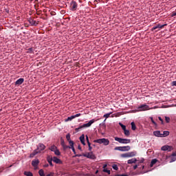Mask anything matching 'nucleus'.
Returning <instances> with one entry per match:
<instances>
[{
	"instance_id": "f03ea898",
	"label": "nucleus",
	"mask_w": 176,
	"mask_h": 176,
	"mask_svg": "<svg viewBox=\"0 0 176 176\" xmlns=\"http://www.w3.org/2000/svg\"><path fill=\"white\" fill-rule=\"evenodd\" d=\"M94 142L96 144H103L104 146L109 145V140L105 138L95 140Z\"/></svg>"
},
{
	"instance_id": "4c0bfd02",
	"label": "nucleus",
	"mask_w": 176,
	"mask_h": 176,
	"mask_svg": "<svg viewBox=\"0 0 176 176\" xmlns=\"http://www.w3.org/2000/svg\"><path fill=\"white\" fill-rule=\"evenodd\" d=\"M83 156V154H76L73 157H80Z\"/></svg>"
},
{
	"instance_id": "ea45409f",
	"label": "nucleus",
	"mask_w": 176,
	"mask_h": 176,
	"mask_svg": "<svg viewBox=\"0 0 176 176\" xmlns=\"http://www.w3.org/2000/svg\"><path fill=\"white\" fill-rule=\"evenodd\" d=\"M165 120L166 123H170V117H165Z\"/></svg>"
},
{
	"instance_id": "a211bd4d",
	"label": "nucleus",
	"mask_w": 176,
	"mask_h": 176,
	"mask_svg": "<svg viewBox=\"0 0 176 176\" xmlns=\"http://www.w3.org/2000/svg\"><path fill=\"white\" fill-rule=\"evenodd\" d=\"M29 23L30 24H31L32 25H38V23H36V21L34 20V19H30L29 20Z\"/></svg>"
},
{
	"instance_id": "f257e3e1",
	"label": "nucleus",
	"mask_w": 176,
	"mask_h": 176,
	"mask_svg": "<svg viewBox=\"0 0 176 176\" xmlns=\"http://www.w3.org/2000/svg\"><path fill=\"white\" fill-rule=\"evenodd\" d=\"M94 122H96V120L92 119L89 120L88 123L84 124L82 125L79 126V127L76 128L75 131L78 132V131H80L82 129H86L87 127H90L93 124V123H94Z\"/></svg>"
},
{
	"instance_id": "a19ab883",
	"label": "nucleus",
	"mask_w": 176,
	"mask_h": 176,
	"mask_svg": "<svg viewBox=\"0 0 176 176\" xmlns=\"http://www.w3.org/2000/svg\"><path fill=\"white\" fill-rule=\"evenodd\" d=\"M32 52H34V49H32V47L29 48V49L28 50V53H32Z\"/></svg>"
},
{
	"instance_id": "4468645a",
	"label": "nucleus",
	"mask_w": 176,
	"mask_h": 176,
	"mask_svg": "<svg viewBox=\"0 0 176 176\" xmlns=\"http://www.w3.org/2000/svg\"><path fill=\"white\" fill-rule=\"evenodd\" d=\"M66 139L68 141L69 145H72V144L71 142H72L73 144L74 143V141L71 140V135H69V133H68L67 135H66Z\"/></svg>"
},
{
	"instance_id": "13d9d810",
	"label": "nucleus",
	"mask_w": 176,
	"mask_h": 176,
	"mask_svg": "<svg viewBox=\"0 0 176 176\" xmlns=\"http://www.w3.org/2000/svg\"><path fill=\"white\" fill-rule=\"evenodd\" d=\"M107 164H104V165L103 166V168L105 169V168L107 167Z\"/></svg>"
},
{
	"instance_id": "6e6552de",
	"label": "nucleus",
	"mask_w": 176,
	"mask_h": 176,
	"mask_svg": "<svg viewBox=\"0 0 176 176\" xmlns=\"http://www.w3.org/2000/svg\"><path fill=\"white\" fill-rule=\"evenodd\" d=\"M149 109H151L149 108V106L147 104H142L140 106L138 107V110L142 111H149Z\"/></svg>"
},
{
	"instance_id": "58836bf2",
	"label": "nucleus",
	"mask_w": 176,
	"mask_h": 176,
	"mask_svg": "<svg viewBox=\"0 0 176 176\" xmlns=\"http://www.w3.org/2000/svg\"><path fill=\"white\" fill-rule=\"evenodd\" d=\"M60 144L62 146L65 144V142H64V139L63 138L60 139Z\"/></svg>"
},
{
	"instance_id": "603ef678",
	"label": "nucleus",
	"mask_w": 176,
	"mask_h": 176,
	"mask_svg": "<svg viewBox=\"0 0 176 176\" xmlns=\"http://www.w3.org/2000/svg\"><path fill=\"white\" fill-rule=\"evenodd\" d=\"M91 149H93V148L91 147V146H89V151H91Z\"/></svg>"
},
{
	"instance_id": "a18cd8bd",
	"label": "nucleus",
	"mask_w": 176,
	"mask_h": 176,
	"mask_svg": "<svg viewBox=\"0 0 176 176\" xmlns=\"http://www.w3.org/2000/svg\"><path fill=\"white\" fill-rule=\"evenodd\" d=\"M172 86H176V80L172 82Z\"/></svg>"
},
{
	"instance_id": "c9c22d12",
	"label": "nucleus",
	"mask_w": 176,
	"mask_h": 176,
	"mask_svg": "<svg viewBox=\"0 0 176 176\" xmlns=\"http://www.w3.org/2000/svg\"><path fill=\"white\" fill-rule=\"evenodd\" d=\"M103 172L104 173H107L109 175L111 174V170H108L107 168L103 169Z\"/></svg>"
},
{
	"instance_id": "2f4dec72",
	"label": "nucleus",
	"mask_w": 176,
	"mask_h": 176,
	"mask_svg": "<svg viewBox=\"0 0 176 176\" xmlns=\"http://www.w3.org/2000/svg\"><path fill=\"white\" fill-rule=\"evenodd\" d=\"M38 174H39V175H41V176H45V173L43 172V169H41V170L38 171Z\"/></svg>"
},
{
	"instance_id": "b1692460",
	"label": "nucleus",
	"mask_w": 176,
	"mask_h": 176,
	"mask_svg": "<svg viewBox=\"0 0 176 176\" xmlns=\"http://www.w3.org/2000/svg\"><path fill=\"white\" fill-rule=\"evenodd\" d=\"M70 149L74 152V155H76V151H75V147H74V144L72 142H70Z\"/></svg>"
},
{
	"instance_id": "aec40b11",
	"label": "nucleus",
	"mask_w": 176,
	"mask_h": 176,
	"mask_svg": "<svg viewBox=\"0 0 176 176\" xmlns=\"http://www.w3.org/2000/svg\"><path fill=\"white\" fill-rule=\"evenodd\" d=\"M137 162V160L135 158H132L131 160H129L127 161L128 164H133V163H135Z\"/></svg>"
},
{
	"instance_id": "6ab92c4d",
	"label": "nucleus",
	"mask_w": 176,
	"mask_h": 176,
	"mask_svg": "<svg viewBox=\"0 0 176 176\" xmlns=\"http://www.w3.org/2000/svg\"><path fill=\"white\" fill-rule=\"evenodd\" d=\"M168 135H170V131H164L163 133H162V138L168 137Z\"/></svg>"
},
{
	"instance_id": "dca6fc26",
	"label": "nucleus",
	"mask_w": 176,
	"mask_h": 176,
	"mask_svg": "<svg viewBox=\"0 0 176 176\" xmlns=\"http://www.w3.org/2000/svg\"><path fill=\"white\" fill-rule=\"evenodd\" d=\"M80 141L81 144H82V145H86V143L85 142V135L84 134H82L80 137Z\"/></svg>"
},
{
	"instance_id": "9b49d317",
	"label": "nucleus",
	"mask_w": 176,
	"mask_h": 176,
	"mask_svg": "<svg viewBox=\"0 0 176 176\" xmlns=\"http://www.w3.org/2000/svg\"><path fill=\"white\" fill-rule=\"evenodd\" d=\"M38 164H39V160H34L32 161V166L36 168L38 167Z\"/></svg>"
},
{
	"instance_id": "6e6d98bb",
	"label": "nucleus",
	"mask_w": 176,
	"mask_h": 176,
	"mask_svg": "<svg viewBox=\"0 0 176 176\" xmlns=\"http://www.w3.org/2000/svg\"><path fill=\"white\" fill-rule=\"evenodd\" d=\"M78 149H79L80 151H82V147H80V146H78Z\"/></svg>"
},
{
	"instance_id": "7c9ffc66",
	"label": "nucleus",
	"mask_w": 176,
	"mask_h": 176,
	"mask_svg": "<svg viewBox=\"0 0 176 176\" xmlns=\"http://www.w3.org/2000/svg\"><path fill=\"white\" fill-rule=\"evenodd\" d=\"M119 125L120 126V127L122 129V130L124 131L126 129V125H124L123 124H122V122H119Z\"/></svg>"
},
{
	"instance_id": "5701e85b",
	"label": "nucleus",
	"mask_w": 176,
	"mask_h": 176,
	"mask_svg": "<svg viewBox=\"0 0 176 176\" xmlns=\"http://www.w3.org/2000/svg\"><path fill=\"white\" fill-rule=\"evenodd\" d=\"M128 155L129 157H134V156L137 155V153L135 151H132L131 153H128Z\"/></svg>"
},
{
	"instance_id": "39448f33",
	"label": "nucleus",
	"mask_w": 176,
	"mask_h": 176,
	"mask_svg": "<svg viewBox=\"0 0 176 176\" xmlns=\"http://www.w3.org/2000/svg\"><path fill=\"white\" fill-rule=\"evenodd\" d=\"M76 9H78V3H76V1H72L70 3V10H72V12H75Z\"/></svg>"
},
{
	"instance_id": "393cba45",
	"label": "nucleus",
	"mask_w": 176,
	"mask_h": 176,
	"mask_svg": "<svg viewBox=\"0 0 176 176\" xmlns=\"http://www.w3.org/2000/svg\"><path fill=\"white\" fill-rule=\"evenodd\" d=\"M73 119H75V116H71L70 117H68L66 120L65 122H71Z\"/></svg>"
},
{
	"instance_id": "412c9836",
	"label": "nucleus",
	"mask_w": 176,
	"mask_h": 176,
	"mask_svg": "<svg viewBox=\"0 0 176 176\" xmlns=\"http://www.w3.org/2000/svg\"><path fill=\"white\" fill-rule=\"evenodd\" d=\"M47 162L49 163V164L53 167V163L52 162H53V157H47Z\"/></svg>"
},
{
	"instance_id": "49530a36",
	"label": "nucleus",
	"mask_w": 176,
	"mask_h": 176,
	"mask_svg": "<svg viewBox=\"0 0 176 176\" xmlns=\"http://www.w3.org/2000/svg\"><path fill=\"white\" fill-rule=\"evenodd\" d=\"M176 158H172L170 163H173V162H175Z\"/></svg>"
},
{
	"instance_id": "2eb2a0df",
	"label": "nucleus",
	"mask_w": 176,
	"mask_h": 176,
	"mask_svg": "<svg viewBox=\"0 0 176 176\" xmlns=\"http://www.w3.org/2000/svg\"><path fill=\"white\" fill-rule=\"evenodd\" d=\"M38 153H39V151H38V150H36V148L35 150H34V151L30 155V157H34V156H36V155H38Z\"/></svg>"
},
{
	"instance_id": "f704fd0d",
	"label": "nucleus",
	"mask_w": 176,
	"mask_h": 176,
	"mask_svg": "<svg viewBox=\"0 0 176 176\" xmlns=\"http://www.w3.org/2000/svg\"><path fill=\"white\" fill-rule=\"evenodd\" d=\"M121 157H129V153H126L121 155Z\"/></svg>"
},
{
	"instance_id": "9d476101",
	"label": "nucleus",
	"mask_w": 176,
	"mask_h": 176,
	"mask_svg": "<svg viewBox=\"0 0 176 176\" xmlns=\"http://www.w3.org/2000/svg\"><path fill=\"white\" fill-rule=\"evenodd\" d=\"M161 149L162 151H168V152H171L173 151V146H168V145H165L163 146Z\"/></svg>"
},
{
	"instance_id": "1a4fd4ad",
	"label": "nucleus",
	"mask_w": 176,
	"mask_h": 176,
	"mask_svg": "<svg viewBox=\"0 0 176 176\" xmlns=\"http://www.w3.org/2000/svg\"><path fill=\"white\" fill-rule=\"evenodd\" d=\"M167 23H165L164 25H161L160 23H158L156 26L153 27L152 30L153 31H155V30H157L159 28L160 30H162L164 28V27H166Z\"/></svg>"
},
{
	"instance_id": "423d86ee",
	"label": "nucleus",
	"mask_w": 176,
	"mask_h": 176,
	"mask_svg": "<svg viewBox=\"0 0 176 176\" xmlns=\"http://www.w3.org/2000/svg\"><path fill=\"white\" fill-rule=\"evenodd\" d=\"M36 149L38 153H41L42 151H45V149H46V146L42 143H39Z\"/></svg>"
},
{
	"instance_id": "bf43d9fd",
	"label": "nucleus",
	"mask_w": 176,
	"mask_h": 176,
	"mask_svg": "<svg viewBox=\"0 0 176 176\" xmlns=\"http://www.w3.org/2000/svg\"><path fill=\"white\" fill-rule=\"evenodd\" d=\"M144 168H145V166H142V170H144Z\"/></svg>"
},
{
	"instance_id": "c85d7f7f",
	"label": "nucleus",
	"mask_w": 176,
	"mask_h": 176,
	"mask_svg": "<svg viewBox=\"0 0 176 176\" xmlns=\"http://www.w3.org/2000/svg\"><path fill=\"white\" fill-rule=\"evenodd\" d=\"M54 152V155H56V156H60V155H61L60 150H58V148Z\"/></svg>"
},
{
	"instance_id": "de8ad7c7",
	"label": "nucleus",
	"mask_w": 176,
	"mask_h": 176,
	"mask_svg": "<svg viewBox=\"0 0 176 176\" xmlns=\"http://www.w3.org/2000/svg\"><path fill=\"white\" fill-rule=\"evenodd\" d=\"M174 16H176V12H173L172 13V17H174Z\"/></svg>"
},
{
	"instance_id": "c756f323",
	"label": "nucleus",
	"mask_w": 176,
	"mask_h": 176,
	"mask_svg": "<svg viewBox=\"0 0 176 176\" xmlns=\"http://www.w3.org/2000/svg\"><path fill=\"white\" fill-rule=\"evenodd\" d=\"M131 125L132 130L135 131V129H137V127L135 126V123L131 122Z\"/></svg>"
},
{
	"instance_id": "4d7b16f0",
	"label": "nucleus",
	"mask_w": 176,
	"mask_h": 176,
	"mask_svg": "<svg viewBox=\"0 0 176 176\" xmlns=\"http://www.w3.org/2000/svg\"><path fill=\"white\" fill-rule=\"evenodd\" d=\"M172 156H176V153H172Z\"/></svg>"
},
{
	"instance_id": "f8f14e48",
	"label": "nucleus",
	"mask_w": 176,
	"mask_h": 176,
	"mask_svg": "<svg viewBox=\"0 0 176 176\" xmlns=\"http://www.w3.org/2000/svg\"><path fill=\"white\" fill-rule=\"evenodd\" d=\"M52 159H53V162L54 163H56V164H63V161H61V160L57 158V157H53Z\"/></svg>"
},
{
	"instance_id": "7ed1b4c3",
	"label": "nucleus",
	"mask_w": 176,
	"mask_h": 176,
	"mask_svg": "<svg viewBox=\"0 0 176 176\" xmlns=\"http://www.w3.org/2000/svg\"><path fill=\"white\" fill-rule=\"evenodd\" d=\"M115 141H117L120 144H130L131 142V140L130 139H123L122 138H114Z\"/></svg>"
},
{
	"instance_id": "c03bdc74",
	"label": "nucleus",
	"mask_w": 176,
	"mask_h": 176,
	"mask_svg": "<svg viewBox=\"0 0 176 176\" xmlns=\"http://www.w3.org/2000/svg\"><path fill=\"white\" fill-rule=\"evenodd\" d=\"M151 122H152V123L153 124H155V126H156V122H155V120H153V118H151Z\"/></svg>"
},
{
	"instance_id": "09e8293b",
	"label": "nucleus",
	"mask_w": 176,
	"mask_h": 176,
	"mask_svg": "<svg viewBox=\"0 0 176 176\" xmlns=\"http://www.w3.org/2000/svg\"><path fill=\"white\" fill-rule=\"evenodd\" d=\"M138 167V165H135L133 166V170H137V168Z\"/></svg>"
},
{
	"instance_id": "e433bc0d",
	"label": "nucleus",
	"mask_w": 176,
	"mask_h": 176,
	"mask_svg": "<svg viewBox=\"0 0 176 176\" xmlns=\"http://www.w3.org/2000/svg\"><path fill=\"white\" fill-rule=\"evenodd\" d=\"M112 167H113V170H119V168L118 167V165H116V164H113L112 166Z\"/></svg>"
},
{
	"instance_id": "052dcab7",
	"label": "nucleus",
	"mask_w": 176,
	"mask_h": 176,
	"mask_svg": "<svg viewBox=\"0 0 176 176\" xmlns=\"http://www.w3.org/2000/svg\"><path fill=\"white\" fill-rule=\"evenodd\" d=\"M97 173H98V170H96V174H97Z\"/></svg>"
},
{
	"instance_id": "0eeeda50",
	"label": "nucleus",
	"mask_w": 176,
	"mask_h": 176,
	"mask_svg": "<svg viewBox=\"0 0 176 176\" xmlns=\"http://www.w3.org/2000/svg\"><path fill=\"white\" fill-rule=\"evenodd\" d=\"M82 156H84V157H87V159H92L93 160L96 159V155L91 152L86 154L82 153Z\"/></svg>"
},
{
	"instance_id": "f3484780",
	"label": "nucleus",
	"mask_w": 176,
	"mask_h": 176,
	"mask_svg": "<svg viewBox=\"0 0 176 176\" xmlns=\"http://www.w3.org/2000/svg\"><path fill=\"white\" fill-rule=\"evenodd\" d=\"M153 134L155 137H160L162 138V133H160V131H155L153 132Z\"/></svg>"
},
{
	"instance_id": "20e7f679",
	"label": "nucleus",
	"mask_w": 176,
	"mask_h": 176,
	"mask_svg": "<svg viewBox=\"0 0 176 176\" xmlns=\"http://www.w3.org/2000/svg\"><path fill=\"white\" fill-rule=\"evenodd\" d=\"M130 149H131L130 146H116L114 148L115 151H120V152H128V151H130Z\"/></svg>"
},
{
	"instance_id": "a878e982",
	"label": "nucleus",
	"mask_w": 176,
	"mask_h": 176,
	"mask_svg": "<svg viewBox=\"0 0 176 176\" xmlns=\"http://www.w3.org/2000/svg\"><path fill=\"white\" fill-rule=\"evenodd\" d=\"M63 148L64 151H67V149H71V144H69V146H67L66 144H63V146H62Z\"/></svg>"
},
{
	"instance_id": "864d4df0",
	"label": "nucleus",
	"mask_w": 176,
	"mask_h": 176,
	"mask_svg": "<svg viewBox=\"0 0 176 176\" xmlns=\"http://www.w3.org/2000/svg\"><path fill=\"white\" fill-rule=\"evenodd\" d=\"M144 160L142 158V160H140V163H144Z\"/></svg>"
},
{
	"instance_id": "8fccbe9b",
	"label": "nucleus",
	"mask_w": 176,
	"mask_h": 176,
	"mask_svg": "<svg viewBox=\"0 0 176 176\" xmlns=\"http://www.w3.org/2000/svg\"><path fill=\"white\" fill-rule=\"evenodd\" d=\"M116 176H129L127 175H116Z\"/></svg>"
},
{
	"instance_id": "3c124183",
	"label": "nucleus",
	"mask_w": 176,
	"mask_h": 176,
	"mask_svg": "<svg viewBox=\"0 0 176 176\" xmlns=\"http://www.w3.org/2000/svg\"><path fill=\"white\" fill-rule=\"evenodd\" d=\"M86 140H87V142H89V136L86 135Z\"/></svg>"
},
{
	"instance_id": "37998d69",
	"label": "nucleus",
	"mask_w": 176,
	"mask_h": 176,
	"mask_svg": "<svg viewBox=\"0 0 176 176\" xmlns=\"http://www.w3.org/2000/svg\"><path fill=\"white\" fill-rule=\"evenodd\" d=\"M158 119L160 120L162 124H164V122L163 121V119H162L161 117H159Z\"/></svg>"
},
{
	"instance_id": "5fc2aeb1",
	"label": "nucleus",
	"mask_w": 176,
	"mask_h": 176,
	"mask_svg": "<svg viewBox=\"0 0 176 176\" xmlns=\"http://www.w3.org/2000/svg\"><path fill=\"white\" fill-rule=\"evenodd\" d=\"M87 144H88V146H91V144L90 143V142H88Z\"/></svg>"
},
{
	"instance_id": "473e14b6",
	"label": "nucleus",
	"mask_w": 176,
	"mask_h": 176,
	"mask_svg": "<svg viewBox=\"0 0 176 176\" xmlns=\"http://www.w3.org/2000/svg\"><path fill=\"white\" fill-rule=\"evenodd\" d=\"M24 175L26 176H34L31 172H24Z\"/></svg>"
},
{
	"instance_id": "79ce46f5",
	"label": "nucleus",
	"mask_w": 176,
	"mask_h": 176,
	"mask_svg": "<svg viewBox=\"0 0 176 176\" xmlns=\"http://www.w3.org/2000/svg\"><path fill=\"white\" fill-rule=\"evenodd\" d=\"M81 115L82 114H80V113H77V114L74 115V118H79V116H81Z\"/></svg>"
},
{
	"instance_id": "cd10ccee",
	"label": "nucleus",
	"mask_w": 176,
	"mask_h": 176,
	"mask_svg": "<svg viewBox=\"0 0 176 176\" xmlns=\"http://www.w3.org/2000/svg\"><path fill=\"white\" fill-rule=\"evenodd\" d=\"M56 149L57 146H56L55 145H53L50 148V151H52V152H54Z\"/></svg>"
},
{
	"instance_id": "bb28decb",
	"label": "nucleus",
	"mask_w": 176,
	"mask_h": 176,
	"mask_svg": "<svg viewBox=\"0 0 176 176\" xmlns=\"http://www.w3.org/2000/svg\"><path fill=\"white\" fill-rule=\"evenodd\" d=\"M124 134L126 137H129L130 135V131L125 129V131H124Z\"/></svg>"
},
{
	"instance_id": "ddd939ff",
	"label": "nucleus",
	"mask_w": 176,
	"mask_h": 176,
	"mask_svg": "<svg viewBox=\"0 0 176 176\" xmlns=\"http://www.w3.org/2000/svg\"><path fill=\"white\" fill-rule=\"evenodd\" d=\"M24 82V78H19L15 82V85L20 86V85H23Z\"/></svg>"
},
{
	"instance_id": "72a5a7b5",
	"label": "nucleus",
	"mask_w": 176,
	"mask_h": 176,
	"mask_svg": "<svg viewBox=\"0 0 176 176\" xmlns=\"http://www.w3.org/2000/svg\"><path fill=\"white\" fill-rule=\"evenodd\" d=\"M111 113H106L103 116V118H106V119H108V118H109V116H111Z\"/></svg>"
},
{
	"instance_id": "4be33fe9",
	"label": "nucleus",
	"mask_w": 176,
	"mask_h": 176,
	"mask_svg": "<svg viewBox=\"0 0 176 176\" xmlns=\"http://www.w3.org/2000/svg\"><path fill=\"white\" fill-rule=\"evenodd\" d=\"M156 163H157V159L152 160L151 162V164H150V166L153 167V165L156 164Z\"/></svg>"
}]
</instances>
